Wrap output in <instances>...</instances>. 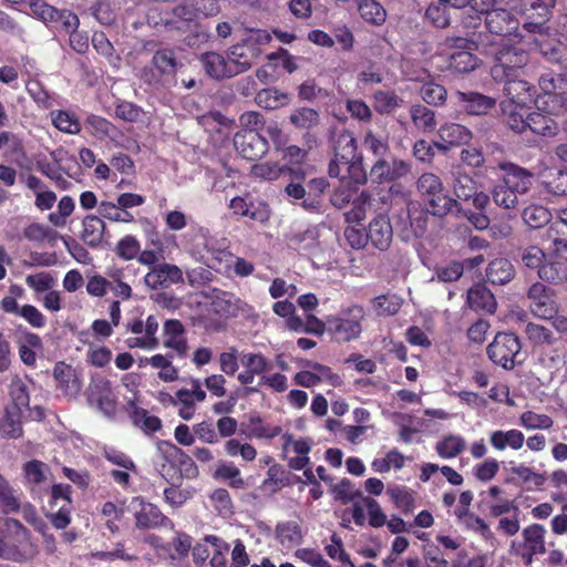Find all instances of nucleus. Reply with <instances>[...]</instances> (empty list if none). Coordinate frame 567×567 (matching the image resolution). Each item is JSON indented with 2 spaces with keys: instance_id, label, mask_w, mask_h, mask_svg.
Instances as JSON below:
<instances>
[{
  "instance_id": "1",
  "label": "nucleus",
  "mask_w": 567,
  "mask_h": 567,
  "mask_svg": "<svg viewBox=\"0 0 567 567\" xmlns=\"http://www.w3.org/2000/svg\"><path fill=\"white\" fill-rule=\"evenodd\" d=\"M35 554L30 530L17 518L0 517V558L21 563Z\"/></svg>"
},
{
  "instance_id": "2",
  "label": "nucleus",
  "mask_w": 567,
  "mask_h": 567,
  "mask_svg": "<svg viewBox=\"0 0 567 567\" xmlns=\"http://www.w3.org/2000/svg\"><path fill=\"white\" fill-rule=\"evenodd\" d=\"M463 215L467 218L468 223L476 229H486L489 225V218L485 214V208L489 203V197L485 193L488 187V179L482 171L473 173L470 176L463 171Z\"/></svg>"
},
{
  "instance_id": "3",
  "label": "nucleus",
  "mask_w": 567,
  "mask_h": 567,
  "mask_svg": "<svg viewBox=\"0 0 567 567\" xmlns=\"http://www.w3.org/2000/svg\"><path fill=\"white\" fill-rule=\"evenodd\" d=\"M270 41L271 35L267 31L257 29L251 30L240 42L231 45L227 53L236 75L248 71Z\"/></svg>"
},
{
  "instance_id": "4",
  "label": "nucleus",
  "mask_w": 567,
  "mask_h": 567,
  "mask_svg": "<svg viewBox=\"0 0 567 567\" xmlns=\"http://www.w3.org/2000/svg\"><path fill=\"white\" fill-rule=\"evenodd\" d=\"M365 319L364 308L351 305L342 308L337 315L327 317V332L337 342H350L360 338L362 323Z\"/></svg>"
},
{
  "instance_id": "5",
  "label": "nucleus",
  "mask_w": 567,
  "mask_h": 567,
  "mask_svg": "<svg viewBox=\"0 0 567 567\" xmlns=\"http://www.w3.org/2000/svg\"><path fill=\"white\" fill-rule=\"evenodd\" d=\"M417 190L427 202L432 215L444 216L452 212L453 207L460 210L456 199L446 195L442 182L435 174L424 173L416 183Z\"/></svg>"
},
{
  "instance_id": "6",
  "label": "nucleus",
  "mask_w": 567,
  "mask_h": 567,
  "mask_svg": "<svg viewBox=\"0 0 567 567\" xmlns=\"http://www.w3.org/2000/svg\"><path fill=\"white\" fill-rule=\"evenodd\" d=\"M528 62V53L522 47L504 43L495 52L491 74L495 81L515 78L518 70Z\"/></svg>"
},
{
  "instance_id": "7",
  "label": "nucleus",
  "mask_w": 567,
  "mask_h": 567,
  "mask_svg": "<svg viewBox=\"0 0 567 567\" xmlns=\"http://www.w3.org/2000/svg\"><path fill=\"white\" fill-rule=\"evenodd\" d=\"M72 487L69 484H53L50 488L48 505L50 511L45 514L55 529H65L71 524L73 501Z\"/></svg>"
},
{
  "instance_id": "8",
  "label": "nucleus",
  "mask_w": 567,
  "mask_h": 567,
  "mask_svg": "<svg viewBox=\"0 0 567 567\" xmlns=\"http://www.w3.org/2000/svg\"><path fill=\"white\" fill-rule=\"evenodd\" d=\"M29 9L35 19L51 29H59L63 32L79 29V17L69 9H58L41 0H30Z\"/></svg>"
},
{
  "instance_id": "9",
  "label": "nucleus",
  "mask_w": 567,
  "mask_h": 567,
  "mask_svg": "<svg viewBox=\"0 0 567 567\" xmlns=\"http://www.w3.org/2000/svg\"><path fill=\"white\" fill-rule=\"evenodd\" d=\"M487 354L495 364L504 369H513L522 361L519 339L514 333H497L487 347Z\"/></svg>"
},
{
  "instance_id": "10",
  "label": "nucleus",
  "mask_w": 567,
  "mask_h": 567,
  "mask_svg": "<svg viewBox=\"0 0 567 567\" xmlns=\"http://www.w3.org/2000/svg\"><path fill=\"white\" fill-rule=\"evenodd\" d=\"M132 505L134 507V519L136 528L148 530L157 529L161 527H174V523L169 517L164 515L155 504L146 502L143 497H134Z\"/></svg>"
},
{
  "instance_id": "11",
  "label": "nucleus",
  "mask_w": 567,
  "mask_h": 567,
  "mask_svg": "<svg viewBox=\"0 0 567 567\" xmlns=\"http://www.w3.org/2000/svg\"><path fill=\"white\" fill-rule=\"evenodd\" d=\"M228 207L235 217L248 218L260 224L267 223L271 215L269 205L264 199L252 197L249 193L231 198Z\"/></svg>"
},
{
  "instance_id": "12",
  "label": "nucleus",
  "mask_w": 567,
  "mask_h": 567,
  "mask_svg": "<svg viewBox=\"0 0 567 567\" xmlns=\"http://www.w3.org/2000/svg\"><path fill=\"white\" fill-rule=\"evenodd\" d=\"M539 86L544 91V94L536 100L538 110L549 115H564L565 112H567V92L555 93L557 84L556 80L550 75H542Z\"/></svg>"
},
{
  "instance_id": "13",
  "label": "nucleus",
  "mask_w": 567,
  "mask_h": 567,
  "mask_svg": "<svg viewBox=\"0 0 567 567\" xmlns=\"http://www.w3.org/2000/svg\"><path fill=\"white\" fill-rule=\"evenodd\" d=\"M234 146L247 161H257L269 151L268 141L255 130H240L234 136Z\"/></svg>"
},
{
  "instance_id": "14",
  "label": "nucleus",
  "mask_w": 567,
  "mask_h": 567,
  "mask_svg": "<svg viewBox=\"0 0 567 567\" xmlns=\"http://www.w3.org/2000/svg\"><path fill=\"white\" fill-rule=\"evenodd\" d=\"M357 138L349 130H342L334 140V157L329 163L328 174L330 177L343 176L340 164L346 161H353L357 154Z\"/></svg>"
},
{
  "instance_id": "15",
  "label": "nucleus",
  "mask_w": 567,
  "mask_h": 567,
  "mask_svg": "<svg viewBox=\"0 0 567 567\" xmlns=\"http://www.w3.org/2000/svg\"><path fill=\"white\" fill-rule=\"evenodd\" d=\"M527 297L529 300L530 311L536 317L542 319H553L556 316L558 305L550 288L545 287L540 282H535L530 286Z\"/></svg>"
},
{
  "instance_id": "16",
  "label": "nucleus",
  "mask_w": 567,
  "mask_h": 567,
  "mask_svg": "<svg viewBox=\"0 0 567 567\" xmlns=\"http://www.w3.org/2000/svg\"><path fill=\"white\" fill-rule=\"evenodd\" d=\"M368 244L380 251H386L393 239V228L386 214H378L368 225Z\"/></svg>"
},
{
  "instance_id": "17",
  "label": "nucleus",
  "mask_w": 567,
  "mask_h": 567,
  "mask_svg": "<svg viewBox=\"0 0 567 567\" xmlns=\"http://www.w3.org/2000/svg\"><path fill=\"white\" fill-rule=\"evenodd\" d=\"M410 165L402 161L393 158L391 162L384 158H378L370 168V178L374 183H391L406 176L410 173Z\"/></svg>"
},
{
  "instance_id": "18",
  "label": "nucleus",
  "mask_w": 567,
  "mask_h": 567,
  "mask_svg": "<svg viewBox=\"0 0 567 567\" xmlns=\"http://www.w3.org/2000/svg\"><path fill=\"white\" fill-rule=\"evenodd\" d=\"M55 388L64 396L75 399L82 391V380L78 371L65 362H58L53 368Z\"/></svg>"
},
{
  "instance_id": "19",
  "label": "nucleus",
  "mask_w": 567,
  "mask_h": 567,
  "mask_svg": "<svg viewBox=\"0 0 567 567\" xmlns=\"http://www.w3.org/2000/svg\"><path fill=\"white\" fill-rule=\"evenodd\" d=\"M87 401L95 404L102 412L111 415L116 410V400L113 395L111 382L107 379H93L87 389Z\"/></svg>"
},
{
  "instance_id": "20",
  "label": "nucleus",
  "mask_w": 567,
  "mask_h": 567,
  "mask_svg": "<svg viewBox=\"0 0 567 567\" xmlns=\"http://www.w3.org/2000/svg\"><path fill=\"white\" fill-rule=\"evenodd\" d=\"M289 122L297 130H305L303 141L308 150H311L317 144V137L311 132L320 123V114L311 107H298L289 115Z\"/></svg>"
},
{
  "instance_id": "21",
  "label": "nucleus",
  "mask_w": 567,
  "mask_h": 567,
  "mask_svg": "<svg viewBox=\"0 0 567 567\" xmlns=\"http://www.w3.org/2000/svg\"><path fill=\"white\" fill-rule=\"evenodd\" d=\"M163 344L172 349L179 358H185L188 352L186 329L181 320L167 319L163 324Z\"/></svg>"
},
{
  "instance_id": "22",
  "label": "nucleus",
  "mask_w": 567,
  "mask_h": 567,
  "mask_svg": "<svg viewBox=\"0 0 567 567\" xmlns=\"http://www.w3.org/2000/svg\"><path fill=\"white\" fill-rule=\"evenodd\" d=\"M501 169L504 172L502 181L511 187L516 195L522 197L530 189L534 178L533 173L513 163L502 164Z\"/></svg>"
},
{
  "instance_id": "23",
  "label": "nucleus",
  "mask_w": 567,
  "mask_h": 567,
  "mask_svg": "<svg viewBox=\"0 0 567 567\" xmlns=\"http://www.w3.org/2000/svg\"><path fill=\"white\" fill-rule=\"evenodd\" d=\"M288 174L295 179L306 178V174L300 168H292L286 165H279L278 163L264 162L254 164L250 168V176L255 179L272 182L278 179L280 176Z\"/></svg>"
},
{
  "instance_id": "24",
  "label": "nucleus",
  "mask_w": 567,
  "mask_h": 567,
  "mask_svg": "<svg viewBox=\"0 0 567 567\" xmlns=\"http://www.w3.org/2000/svg\"><path fill=\"white\" fill-rule=\"evenodd\" d=\"M144 281L152 289L167 287L172 284L183 282V272L176 265L164 262L154 266L146 274Z\"/></svg>"
},
{
  "instance_id": "25",
  "label": "nucleus",
  "mask_w": 567,
  "mask_h": 567,
  "mask_svg": "<svg viewBox=\"0 0 567 567\" xmlns=\"http://www.w3.org/2000/svg\"><path fill=\"white\" fill-rule=\"evenodd\" d=\"M200 62L206 74L213 79L221 80L236 76V71L229 58L217 52H205L200 55Z\"/></svg>"
},
{
  "instance_id": "26",
  "label": "nucleus",
  "mask_w": 567,
  "mask_h": 567,
  "mask_svg": "<svg viewBox=\"0 0 567 567\" xmlns=\"http://www.w3.org/2000/svg\"><path fill=\"white\" fill-rule=\"evenodd\" d=\"M404 226L400 228L399 236L403 241H410L413 238H421L427 229L429 215L420 208H409L406 210V220Z\"/></svg>"
},
{
  "instance_id": "27",
  "label": "nucleus",
  "mask_w": 567,
  "mask_h": 567,
  "mask_svg": "<svg viewBox=\"0 0 567 567\" xmlns=\"http://www.w3.org/2000/svg\"><path fill=\"white\" fill-rule=\"evenodd\" d=\"M165 450L163 455L165 460H171L178 466L182 478H195L198 475V468L193 458L185 453L181 447L171 442H164Z\"/></svg>"
},
{
  "instance_id": "28",
  "label": "nucleus",
  "mask_w": 567,
  "mask_h": 567,
  "mask_svg": "<svg viewBox=\"0 0 567 567\" xmlns=\"http://www.w3.org/2000/svg\"><path fill=\"white\" fill-rule=\"evenodd\" d=\"M485 23L491 33L504 37L518 28L517 20L505 9H493L487 12Z\"/></svg>"
},
{
  "instance_id": "29",
  "label": "nucleus",
  "mask_w": 567,
  "mask_h": 567,
  "mask_svg": "<svg viewBox=\"0 0 567 567\" xmlns=\"http://www.w3.org/2000/svg\"><path fill=\"white\" fill-rule=\"evenodd\" d=\"M288 246L299 254L312 255L320 246L319 231L316 227H308L299 230L288 237Z\"/></svg>"
},
{
  "instance_id": "30",
  "label": "nucleus",
  "mask_w": 567,
  "mask_h": 567,
  "mask_svg": "<svg viewBox=\"0 0 567 567\" xmlns=\"http://www.w3.org/2000/svg\"><path fill=\"white\" fill-rule=\"evenodd\" d=\"M106 229L104 220L93 214L86 215L82 219L81 239L91 248H97L102 241Z\"/></svg>"
},
{
  "instance_id": "31",
  "label": "nucleus",
  "mask_w": 567,
  "mask_h": 567,
  "mask_svg": "<svg viewBox=\"0 0 567 567\" xmlns=\"http://www.w3.org/2000/svg\"><path fill=\"white\" fill-rule=\"evenodd\" d=\"M275 539L281 547L291 549L302 543V528L295 520L279 522L275 527Z\"/></svg>"
},
{
  "instance_id": "32",
  "label": "nucleus",
  "mask_w": 567,
  "mask_h": 567,
  "mask_svg": "<svg viewBox=\"0 0 567 567\" xmlns=\"http://www.w3.org/2000/svg\"><path fill=\"white\" fill-rule=\"evenodd\" d=\"M504 82V94L516 107L523 110L525 105L533 101L532 86L528 82L514 80V78H509Z\"/></svg>"
},
{
  "instance_id": "33",
  "label": "nucleus",
  "mask_w": 567,
  "mask_h": 567,
  "mask_svg": "<svg viewBox=\"0 0 567 567\" xmlns=\"http://www.w3.org/2000/svg\"><path fill=\"white\" fill-rule=\"evenodd\" d=\"M491 445L497 451L512 449L514 451L520 450L525 443V435L522 431L516 429L497 430L489 435Z\"/></svg>"
},
{
  "instance_id": "34",
  "label": "nucleus",
  "mask_w": 567,
  "mask_h": 567,
  "mask_svg": "<svg viewBox=\"0 0 567 567\" xmlns=\"http://www.w3.org/2000/svg\"><path fill=\"white\" fill-rule=\"evenodd\" d=\"M357 9L361 19L371 25H382L388 17V12L378 0H358Z\"/></svg>"
},
{
  "instance_id": "35",
  "label": "nucleus",
  "mask_w": 567,
  "mask_h": 567,
  "mask_svg": "<svg viewBox=\"0 0 567 567\" xmlns=\"http://www.w3.org/2000/svg\"><path fill=\"white\" fill-rule=\"evenodd\" d=\"M467 303L473 310H484L494 312L496 309V300L494 295L484 285H476L467 292Z\"/></svg>"
},
{
  "instance_id": "36",
  "label": "nucleus",
  "mask_w": 567,
  "mask_h": 567,
  "mask_svg": "<svg viewBox=\"0 0 567 567\" xmlns=\"http://www.w3.org/2000/svg\"><path fill=\"white\" fill-rule=\"evenodd\" d=\"M515 277V268L506 258L491 261L486 268V278L493 285H505Z\"/></svg>"
},
{
  "instance_id": "37",
  "label": "nucleus",
  "mask_w": 567,
  "mask_h": 567,
  "mask_svg": "<svg viewBox=\"0 0 567 567\" xmlns=\"http://www.w3.org/2000/svg\"><path fill=\"white\" fill-rule=\"evenodd\" d=\"M410 116L416 130L423 133H432L436 128L435 112L423 104H413L410 107Z\"/></svg>"
},
{
  "instance_id": "38",
  "label": "nucleus",
  "mask_w": 567,
  "mask_h": 567,
  "mask_svg": "<svg viewBox=\"0 0 567 567\" xmlns=\"http://www.w3.org/2000/svg\"><path fill=\"white\" fill-rule=\"evenodd\" d=\"M173 18L165 21V25L169 29L188 28L192 22L197 19L195 8L192 0L176 4L172 9Z\"/></svg>"
},
{
  "instance_id": "39",
  "label": "nucleus",
  "mask_w": 567,
  "mask_h": 567,
  "mask_svg": "<svg viewBox=\"0 0 567 567\" xmlns=\"http://www.w3.org/2000/svg\"><path fill=\"white\" fill-rule=\"evenodd\" d=\"M0 435L4 439H19L23 435L22 412L4 408L0 417Z\"/></svg>"
},
{
  "instance_id": "40",
  "label": "nucleus",
  "mask_w": 567,
  "mask_h": 567,
  "mask_svg": "<svg viewBox=\"0 0 567 567\" xmlns=\"http://www.w3.org/2000/svg\"><path fill=\"white\" fill-rule=\"evenodd\" d=\"M343 176L338 178L341 182H346L348 185H362L367 182V171L363 165V159L360 156L353 158V161H346L340 164Z\"/></svg>"
},
{
  "instance_id": "41",
  "label": "nucleus",
  "mask_w": 567,
  "mask_h": 567,
  "mask_svg": "<svg viewBox=\"0 0 567 567\" xmlns=\"http://www.w3.org/2000/svg\"><path fill=\"white\" fill-rule=\"evenodd\" d=\"M134 426L141 429L146 435H152L163 426L162 420L156 415H151L147 410L135 406L130 414Z\"/></svg>"
},
{
  "instance_id": "42",
  "label": "nucleus",
  "mask_w": 567,
  "mask_h": 567,
  "mask_svg": "<svg viewBox=\"0 0 567 567\" xmlns=\"http://www.w3.org/2000/svg\"><path fill=\"white\" fill-rule=\"evenodd\" d=\"M255 102L265 110H277L289 103V95L275 87H267L257 92Z\"/></svg>"
},
{
  "instance_id": "43",
  "label": "nucleus",
  "mask_w": 567,
  "mask_h": 567,
  "mask_svg": "<svg viewBox=\"0 0 567 567\" xmlns=\"http://www.w3.org/2000/svg\"><path fill=\"white\" fill-rule=\"evenodd\" d=\"M21 509V501L16 489L0 474V512L3 515L16 514Z\"/></svg>"
},
{
  "instance_id": "44",
  "label": "nucleus",
  "mask_w": 567,
  "mask_h": 567,
  "mask_svg": "<svg viewBox=\"0 0 567 567\" xmlns=\"http://www.w3.org/2000/svg\"><path fill=\"white\" fill-rule=\"evenodd\" d=\"M10 403L6 406L23 413L24 409L29 408L30 393L27 384L20 379L16 378L9 385Z\"/></svg>"
},
{
  "instance_id": "45",
  "label": "nucleus",
  "mask_w": 567,
  "mask_h": 567,
  "mask_svg": "<svg viewBox=\"0 0 567 567\" xmlns=\"http://www.w3.org/2000/svg\"><path fill=\"white\" fill-rule=\"evenodd\" d=\"M42 349V340L37 333L24 331L23 343L19 346V355L21 361L28 367H34L37 354L34 350Z\"/></svg>"
},
{
  "instance_id": "46",
  "label": "nucleus",
  "mask_w": 567,
  "mask_h": 567,
  "mask_svg": "<svg viewBox=\"0 0 567 567\" xmlns=\"http://www.w3.org/2000/svg\"><path fill=\"white\" fill-rule=\"evenodd\" d=\"M523 28L529 32L537 34L534 42L539 47V50L544 56L549 61H556L558 59V50L554 44H543L542 39L547 34L548 28L542 22H525Z\"/></svg>"
},
{
  "instance_id": "47",
  "label": "nucleus",
  "mask_w": 567,
  "mask_h": 567,
  "mask_svg": "<svg viewBox=\"0 0 567 567\" xmlns=\"http://www.w3.org/2000/svg\"><path fill=\"white\" fill-rule=\"evenodd\" d=\"M544 113V111L529 113L528 130L538 135L554 136L558 132V125L555 120Z\"/></svg>"
},
{
  "instance_id": "48",
  "label": "nucleus",
  "mask_w": 567,
  "mask_h": 567,
  "mask_svg": "<svg viewBox=\"0 0 567 567\" xmlns=\"http://www.w3.org/2000/svg\"><path fill=\"white\" fill-rule=\"evenodd\" d=\"M184 238L190 246L192 251L196 254L200 252V248L208 249V243L212 240V235L207 227L199 224H192Z\"/></svg>"
},
{
  "instance_id": "49",
  "label": "nucleus",
  "mask_w": 567,
  "mask_h": 567,
  "mask_svg": "<svg viewBox=\"0 0 567 567\" xmlns=\"http://www.w3.org/2000/svg\"><path fill=\"white\" fill-rule=\"evenodd\" d=\"M545 533L544 526L539 524H533L523 530L525 544L532 550V555H540L546 551Z\"/></svg>"
},
{
  "instance_id": "50",
  "label": "nucleus",
  "mask_w": 567,
  "mask_h": 567,
  "mask_svg": "<svg viewBox=\"0 0 567 567\" xmlns=\"http://www.w3.org/2000/svg\"><path fill=\"white\" fill-rule=\"evenodd\" d=\"M166 396H168V404L177 405L179 404L181 408L178 410V415L185 420L189 421L193 419L195 414V401L189 394L188 389H181L178 390L175 395H171L169 393H164Z\"/></svg>"
},
{
  "instance_id": "51",
  "label": "nucleus",
  "mask_w": 567,
  "mask_h": 567,
  "mask_svg": "<svg viewBox=\"0 0 567 567\" xmlns=\"http://www.w3.org/2000/svg\"><path fill=\"white\" fill-rule=\"evenodd\" d=\"M522 218L530 228H540L550 220L551 214L540 204H529L522 210Z\"/></svg>"
},
{
  "instance_id": "52",
  "label": "nucleus",
  "mask_w": 567,
  "mask_h": 567,
  "mask_svg": "<svg viewBox=\"0 0 567 567\" xmlns=\"http://www.w3.org/2000/svg\"><path fill=\"white\" fill-rule=\"evenodd\" d=\"M386 493L395 507L404 514L413 512L415 499L413 492L409 487L401 485L390 486Z\"/></svg>"
},
{
  "instance_id": "53",
  "label": "nucleus",
  "mask_w": 567,
  "mask_h": 567,
  "mask_svg": "<svg viewBox=\"0 0 567 567\" xmlns=\"http://www.w3.org/2000/svg\"><path fill=\"white\" fill-rule=\"evenodd\" d=\"M440 141L434 142L437 150L447 152L461 143V125L458 124H444L439 130Z\"/></svg>"
},
{
  "instance_id": "54",
  "label": "nucleus",
  "mask_w": 567,
  "mask_h": 567,
  "mask_svg": "<svg viewBox=\"0 0 567 567\" xmlns=\"http://www.w3.org/2000/svg\"><path fill=\"white\" fill-rule=\"evenodd\" d=\"M494 100L481 93H463V110L468 114H485L494 106Z\"/></svg>"
},
{
  "instance_id": "55",
  "label": "nucleus",
  "mask_w": 567,
  "mask_h": 567,
  "mask_svg": "<svg viewBox=\"0 0 567 567\" xmlns=\"http://www.w3.org/2000/svg\"><path fill=\"white\" fill-rule=\"evenodd\" d=\"M206 542H210L212 544V555L209 558L210 567H227L228 565V554L230 546L224 539L219 538L215 535L205 536Z\"/></svg>"
},
{
  "instance_id": "56",
  "label": "nucleus",
  "mask_w": 567,
  "mask_h": 567,
  "mask_svg": "<svg viewBox=\"0 0 567 567\" xmlns=\"http://www.w3.org/2000/svg\"><path fill=\"white\" fill-rule=\"evenodd\" d=\"M152 64L161 75H174L177 70V60L173 50H157L152 59Z\"/></svg>"
},
{
  "instance_id": "57",
  "label": "nucleus",
  "mask_w": 567,
  "mask_h": 567,
  "mask_svg": "<svg viewBox=\"0 0 567 567\" xmlns=\"http://www.w3.org/2000/svg\"><path fill=\"white\" fill-rule=\"evenodd\" d=\"M374 109L379 114H390L403 103L393 91L379 90L373 94Z\"/></svg>"
},
{
  "instance_id": "58",
  "label": "nucleus",
  "mask_w": 567,
  "mask_h": 567,
  "mask_svg": "<svg viewBox=\"0 0 567 567\" xmlns=\"http://www.w3.org/2000/svg\"><path fill=\"white\" fill-rule=\"evenodd\" d=\"M493 200L504 209H515L520 203V197L501 179L493 189Z\"/></svg>"
},
{
  "instance_id": "59",
  "label": "nucleus",
  "mask_w": 567,
  "mask_h": 567,
  "mask_svg": "<svg viewBox=\"0 0 567 567\" xmlns=\"http://www.w3.org/2000/svg\"><path fill=\"white\" fill-rule=\"evenodd\" d=\"M402 298L394 293L378 296L373 299V307L378 316H394L402 307Z\"/></svg>"
},
{
  "instance_id": "60",
  "label": "nucleus",
  "mask_w": 567,
  "mask_h": 567,
  "mask_svg": "<svg viewBox=\"0 0 567 567\" xmlns=\"http://www.w3.org/2000/svg\"><path fill=\"white\" fill-rule=\"evenodd\" d=\"M85 128L97 140L110 137L114 131V125L106 118L91 114L85 118Z\"/></svg>"
},
{
  "instance_id": "61",
  "label": "nucleus",
  "mask_w": 567,
  "mask_h": 567,
  "mask_svg": "<svg viewBox=\"0 0 567 567\" xmlns=\"http://www.w3.org/2000/svg\"><path fill=\"white\" fill-rule=\"evenodd\" d=\"M51 118L54 127L61 132L69 134H79L81 132V124L79 120L66 111H52Z\"/></svg>"
},
{
  "instance_id": "62",
  "label": "nucleus",
  "mask_w": 567,
  "mask_h": 567,
  "mask_svg": "<svg viewBox=\"0 0 567 567\" xmlns=\"http://www.w3.org/2000/svg\"><path fill=\"white\" fill-rule=\"evenodd\" d=\"M27 286L35 293H42L51 290L56 285V278L52 272L40 271L25 277Z\"/></svg>"
},
{
  "instance_id": "63",
  "label": "nucleus",
  "mask_w": 567,
  "mask_h": 567,
  "mask_svg": "<svg viewBox=\"0 0 567 567\" xmlns=\"http://www.w3.org/2000/svg\"><path fill=\"white\" fill-rule=\"evenodd\" d=\"M554 421L547 414L526 411L519 416V425L526 430H548L553 426Z\"/></svg>"
},
{
  "instance_id": "64",
  "label": "nucleus",
  "mask_w": 567,
  "mask_h": 567,
  "mask_svg": "<svg viewBox=\"0 0 567 567\" xmlns=\"http://www.w3.org/2000/svg\"><path fill=\"white\" fill-rule=\"evenodd\" d=\"M371 195L368 192H361L351 203V209L344 214L347 223H360L365 218L367 206L370 205Z\"/></svg>"
}]
</instances>
